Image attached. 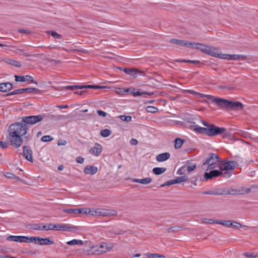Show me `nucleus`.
Instances as JSON below:
<instances>
[{"mask_svg":"<svg viewBox=\"0 0 258 258\" xmlns=\"http://www.w3.org/2000/svg\"><path fill=\"white\" fill-rule=\"evenodd\" d=\"M114 247V245L112 243H102L99 245L92 246L91 248L93 249L92 253L93 254H101L112 250Z\"/></svg>","mask_w":258,"mask_h":258,"instance_id":"nucleus-6","label":"nucleus"},{"mask_svg":"<svg viewBox=\"0 0 258 258\" xmlns=\"http://www.w3.org/2000/svg\"><path fill=\"white\" fill-rule=\"evenodd\" d=\"M67 142L65 140H59L57 142L58 146H65Z\"/></svg>","mask_w":258,"mask_h":258,"instance_id":"nucleus-59","label":"nucleus"},{"mask_svg":"<svg viewBox=\"0 0 258 258\" xmlns=\"http://www.w3.org/2000/svg\"><path fill=\"white\" fill-rule=\"evenodd\" d=\"M243 108V104L238 101L229 102V109L233 110H241Z\"/></svg>","mask_w":258,"mask_h":258,"instance_id":"nucleus-16","label":"nucleus"},{"mask_svg":"<svg viewBox=\"0 0 258 258\" xmlns=\"http://www.w3.org/2000/svg\"><path fill=\"white\" fill-rule=\"evenodd\" d=\"M97 171V167L94 166H86L84 169V172L85 174L94 175Z\"/></svg>","mask_w":258,"mask_h":258,"instance_id":"nucleus-19","label":"nucleus"},{"mask_svg":"<svg viewBox=\"0 0 258 258\" xmlns=\"http://www.w3.org/2000/svg\"><path fill=\"white\" fill-rule=\"evenodd\" d=\"M176 184V182H174V180H170V181H168L165 182L163 184H162L161 185V187H163V186H165L170 185H172V184Z\"/></svg>","mask_w":258,"mask_h":258,"instance_id":"nucleus-55","label":"nucleus"},{"mask_svg":"<svg viewBox=\"0 0 258 258\" xmlns=\"http://www.w3.org/2000/svg\"><path fill=\"white\" fill-rule=\"evenodd\" d=\"M184 143V140L180 138H176L174 141V147L175 149H179Z\"/></svg>","mask_w":258,"mask_h":258,"instance_id":"nucleus-34","label":"nucleus"},{"mask_svg":"<svg viewBox=\"0 0 258 258\" xmlns=\"http://www.w3.org/2000/svg\"><path fill=\"white\" fill-rule=\"evenodd\" d=\"M184 45L183 46H186L188 47L191 48H196L199 49L201 50V48L202 47V43H196V42H190L189 41L184 40Z\"/></svg>","mask_w":258,"mask_h":258,"instance_id":"nucleus-23","label":"nucleus"},{"mask_svg":"<svg viewBox=\"0 0 258 258\" xmlns=\"http://www.w3.org/2000/svg\"><path fill=\"white\" fill-rule=\"evenodd\" d=\"M97 112L99 115L103 117H105L107 115V113L102 110H97Z\"/></svg>","mask_w":258,"mask_h":258,"instance_id":"nucleus-60","label":"nucleus"},{"mask_svg":"<svg viewBox=\"0 0 258 258\" xmlns=\"http://www.w3.org/2000/svg\"><path fill=\"white\" fill-rule=\"evenodd\" d=\"M138 74H139L141 75H145V73L144 72L134 69V71H133V73H132V74H131V76H133L134 78H137L138 76Z\"/></svg>","mask_w":258,"mask_h":258,"instance_id":"nucleus-45","label":"nucleus"},{"mask_svg":"<svg viewBox=\"0 0 258 258\" xmlns=\"http://www.w3.org/2000/svg\"><path fill=\"white\" fill-rule=\"evenodd\" d=\"M170 157V154L168 152H166L157 155L156 159L158 162H163L169 159Z\"/></svg>","mask_w":258,"mask_h":258,"instance_id":"nucleus-20","label":"nucleus"},{"mask_svg":"<svg viewBox=\"0 0 258 258\" xmlns=\"http://www.w3.org/2000/svg\"><path fill=\"white\" fill-rule=\"evenodd\" d=\"M196 96L198 98H208L209 99H213V97L211 96V95L203 94H201V93H198V92Z\"/></svg>","mask_w":258,"mask_h":258,"instance_id":"nucleus-47","label":"nucleus"},{"mask_svg":"<svg viewBox=\"0 0 258 258\" xmlns=\"http://www.w3.org/2000/svg\"><path fill=\"white\" fill-rule=\"evenodd\" d=\"M15 81L17 82L30 81L31 82L37 84V82L33 80L32 77L29 75H27L25 76L15 75Z\"/></svg>","mask_w":258,"mask_h":258,"instance_id":"nucleus-18","label":"nucleus"},{"mask_svg":"<svg viewBox=\"0 0 258 258\" xmlns=\"http://www.w3.org/2000/svg\"><path fill=\"white\" fill-rule=\"evenodd\" d=\"M79 211L78 214H89L90 215L93 216V210H90V209L88 208H83V209H78Z\"/></svg>","mask_w":258,"mask_h":258,"instance_id":"nucleus-29","label":"nucleus"},{"mask_svg":"<svg viewBox=\"0 0 258 258\" xmlns=\"http://www.w3.org/2000/svg\"><path fill=\"white\" fill-rule=\"evenodd\" d=\"M243 255L245 256L246 257L249 258V257H256L258 254H254L253 253H248L247 252H245L243 253Z\"/></svg>","mask_w":258,"mask_h":258,"instance_id":"nucleus-58","label":"nucleus"},{"mask_svg":"<svg viewBox=\"0 0 258 258\" xmlns=\"http://www.w3.org/2000/svg\"><path fill=\"white\" fill-rule=\"evenodd\" d=\"M146 110L148 112L155 113L158 111V109L155 107L149 106L147 107Z\"/></svg>","mask_w":258,"mask_h":258,"instance_id":"nucleus-51","label":"nucleus"},{"mask_svg":"<svg viewBox=\"0 0 258 258\" xmlns=\"http://www.w3.org/2000/svg\"><path fill=\"white\" fill-rule=\"evenodd\" d=\"M18 31L20 33H24V34H32V32L28 29H20L18 30Z\"/></svg>","mask_w":258,"mask_h":258,"instance_id":"nucleus-52","label":"nucleus"},{"mask_svg":"<svg viewBox=\"0 0 258 258\" xmlns=\"http://www.w3.org/2000/svg\"><path fill=\"white\" fill-rule=\"evenodd\" d=\"M0 147L3 149H6L8 147V145L6 142L0 141Z\"/></svg>","mask_w":258,"mask_h":258,"instance_id":"nucleus-61","label":"nucleus"},{"mask_svg":"<svg viewBox=\"0 0 258 258\" xmlns=\"http://www.w3.org/2000/svg\"><path fill=\"white\" fill-rule=\"evenodd\" d=\"M202 194L203 195H223L225 193L223 191H219V190H209L206 191H203Z\"/></svg>","mask_w":258,"mask_h":258,"instance_id":"nucleus-27","label":"nucleus"},{"mask_svg":"<svg viewBox=\"0 0 258 258\" xmlns=\"http://www.w3.org/2000/svg\"><path fill=\"white\" fill-rule=\"evenodd\" d=\"M187 171L186 168V165L180 167L177 171V174L178 175H183L184 174L185 172Z\"/></svg>","mask_w":258,"mask_h":258,"instance_id":"nucleus-50","label":"nucleus"},{"mask_svg":"<svg viewBox=\"0 0 258 258\" xmlns=\"http://www.w3.org/2000/svg\"><path fill=\"white\" fill-rule=\"evenodd\" d=\"M221 162V161L220 160L217 154L210 153L206 161L203 163V165H208V168L206 169V171H208L209 170L213 169L217 167H220Z\"/></svg>","mask_w":258,"mask_h":258,"instance_id":"nucleus-4","label":"nucleus"},{"mask_svg":"<svg viewBox=\"0 0 258 258\" xmlns=\"http://www.w3.org/2000/svg\"><path fill=\"white\" fill-rule=\"evenodd\" d=\"M188 177L186 175H183L182 176H178L174 179V182L176 183H180L181 182H185L187 180Z\"/></svg>","mask_w":258,"mask_h":258,"instance_id":"nucleus-35","label":"nucleus"},{"mask_svg":"<svg viewBox=\"0 0 258 258\" xmlns=\"http://www.w3.org/2000/svg\"><path fill=\"white\" fill-rule=\"evenodd\" d=\"M169 42L170 43H172L173 44H177V45H180V46H183L185 44L184 40H180L176 39H171L169 40Z\"/></svg>","mask_w":258,"mask_h":258,"instance_id":"nucleus-39","label":"nucleus"},{"mask_svg":"<svg viewBox=\"0 0 258 258\" xmlns=\"http://www.w3.org/2000/svg\"><path fill=\"white\" fill-rule=\"evenodd\" d=\"M43 119V117L41 115H31L23 117L22 118V121L24 123H26V124H28L33 125L42 121Z\"/></svg>","mask_w":258,"mask_h":258,"instance_id":"nucleus-9","label":"nucleus"},{"mask_svg":"<svg viewBox=\"0 0 258 258\" xmlns=\"http://www.w3.org/2000/svg\"><path fill=\"white\" fill-rule=\"evenodd\" d=\"M5 176L6 177L10 179L14 178V177H15V175L12 173H7L6 174H5Z\"/></svg>","mask_w":258,"mask_h":258,"instance_id":"nucleus-63","label":"nucleus"},{"mask_svg":"<svg viewBox=\"0 0 258 258\" xmlns=\"http://www.w3.org/2000/svg\"><path fill=\"white\" fill-rule=\"evenodd\" d=\"M201 50L203 52L212 56L221 59H224L225 54L222 53L221 49L218 47L206 45L202 44Z\"/></svg>","mask_w":258,"mask_h":258,"instance_id":"nucleus-3","label":"nucleus"},{"mask_svg":"<svg viewBox=\"0 0 258 258\" xmlns=\"http://www.w3.org/2000/svg\"><path fill=\"white\" fill-rule=\"evenodd\" d=\"M67 244L70 245H82L83 244V242L81 240L73 239L72 240L68 241Z\"/></svg>","mask_w":258,"mask_h":258,"instance_id":"nucleus-37","label":"nucleus"},{"mask_svg":"<svg viewBox=\"0 0 258 258\" xmlns=\"http://www.w3.org/2000/svg\"><path fill=\"white\" fill-rule=\"evenodd\" d=\"M186 170L188 172L193 171L197 168V165L195 164H192L187 161L186 165Z\"/></svg>","mask_w":258,"mask_h":258,"instance_id":"nucleus-28","label":"nucleus"},{"mask_svg":"<svg viewBox=\"0 0 258 258\" xmlns=\"http://www.w3.org/2000/svg\"><path fill=\"white\" fill-rule=\"evenodd\" d=\"M166 170V168L155 167L153 169L152 171L155 175H160L165 172Z\"/></svg>","mask_w":258,"mask_h":258,"instance_id":"nucleus-26","label":"nucleus"},{"mask_svg":"<svg viewBox=\"0 0 258 258\" xmlns=\"http://www.w3.org/2000/svg\"><path fill=\"white\" fill-rule=\"evenodd\" d=\"M219 89H222L224 91H232L235 89V87L231 85H224V86H219L218 87Z\"/></svg>","mask_w":258,"mask_h":258,"instance_id":"nucleus-40","label":"nucleus"},{"mask_svg":"<svg viewBox=\"0 0 258 258\" xmlns=\"http://www.w3.org/2000/svg\"><path fill=\"white\" fill-rule=\"evenodd\" d=\"M53 228L54 230L57 231H62V224H54Z\"/></svg>","mask_w":258,"mask_h":258,"instance_id":"nucleus-57","label":"nucleus"},{"mask_svg":"<svg viewBox=\"0 0 258 258\" xmlns=\"http://www.w3.org/2000/svg\"><path fill=\"white\" fill-rule=\"evenodd\" d=\"M24 93V91L23 89H20L16 90H15L13 92H12L10 93L7 94L6 96H11L13 95H16V94H20Z\"/></svg>","mask_w":258,"mask_h":258,"instance_id":"nucleus-46","label":"nucleus"},{"mask_svg":"<svg viewBox=\"0 0 258 258\" xmlns=\"http://www.w3.org/2000/svg\"><path fill=\"white\" fill-rule=\"evenodd\" d=\"M53 138L51 136L47 135V136H43L41 138V141L43 142H46L51 141L53 140Z\"/></svg>","mask_w":258,"mask_h":258,"instance_id":"nucleus-49","label":"nucleus"},{"mask_svg":"<svg viewBox=\"0 0 258 258\" xmlns=\"http://www.w3.org/2000/svg\"><path fill=\"white\" fill-rule=\"evenodd\" d=\"M246 58V55L242 54H225L224 59L234 60H244Z\"/></svg>","mask_w":258,"mask_h":258,"instance_id":"nucleus-14","label":"nucleus"},{"mask_svg":"<svg viewBox=\"0 0 258 258\" xmlns=\"http://www.w3.org/2000/svg\"><path fill=\"white\" fill-rule=\"evenodd\" d=\"M41 224H36L32 226L31 228L33 230H41Z\"/></svg>","mask_w":258,"mask_h":258,"instance_id":"nucleus-53","label":"nucleus"},{"mask_svg":"<svg viewBox=\"0 0 258 258\" xmlns=\"http://www.w3.org/2000/svg\"><path fill=\"white\" fill-rule=\"evenodd\" d=\"M117 214V211L113 210L103 209L101 208L93 210V216L96 215L99 216L112 217Z\"/></svg>","mask_w":258,"mask_h":258,"instance_id":"nucleus-7","label":"nucleus"},{"mask_svg":"<svg viewBox=\"0 0 258 258\" xmlns=\"http://www.w3.org/2000/svg\"><path fill=\"white\" fill-rule=\"evenodd\" d=\"M111 132L109 129H104L100 131V135L103 137H108L111 135Z\"/></svg>","mask_w":258,"mask_h":258,"instance_id":"nucleus-38","label":"nucleus"},{"mask_svg":"<svg viewBox=\"0 0 258 258\" xmlns=\"http://www.w3.org/2000/svg\"><path fill=\"white\" fill-rule=\"evenodd\" d=\"M78 228L75 226H71L68 224H62V231H74L78 230Z\"/></svg>","mask_w":258,"mask_h":258,"instance_id":"nucleus-24","label":"nucleus"},{"mask_svg":"<svg viewBox=\"0 0 258 258\" xmlns=\"http://www.w3.org/2000/svg\"><path fill=\"white\" fill-rule=\"evenodd\" d=\"M222 174V171L217 170H212L209 172L206 171L204 174V178H205V180L207 181L209 180H211L214 178L217 177Z\"/></svg>","mask_w":258,"mask_h":258,"instance_id":"nucleus-12","label":"nucleus"},{"mask_svg":"<svg viewBox=\"0 0 258 258\" xmlns=\"http://www.w3.org/2000/svg\"><path fill=\"white\" fill-rule=\"evenodd\" d=\"M190 128L201 133L208 135V136H214L217 135L222 134L223 138L229 136V133L224 127H219L215 125H211L209 128H204L198 125H190Z\"/></svg>","mask_w":258,"mask_h":258,"instance_id":"nucleus-2","label":"nucleus"},{"mask_svg":"<svg viewBox=\"0 0 258 258\" xmlns=\"http://www.w3.org/2000/svg\"><path fill=\"white\" fill-rule=\"evenodd\" d=\"M63 212L71 215H76L78 214L79 210L78 209H63Z\"/></svg>","mask_w":258,"mask_h":258,"instance_id":"nucleus-31","label":"nucleus"},{"mask_svg":"<svg viewBox=\"0 0 258 258\" xmlns=\"http://www.w3.org/2000/svg\"><path fill=\"white\" fill-rule=\"evenodd\" d=\"M80 85H76V86H69L66 87L67 90H74L75 89H79V88H77V87H80Z\"/></svg>","mask_w":258,"mask_h":258,"instance_id":"nucleus-62","label":"nucleus"},{"mask_svg":"<svg viewBox=\"0 0 258 258\" xmlns=\"http://www.w3.org/2000/svg\"><path fill=\"white\" fill-rule=\"evenodd\" d=\"M133 91L132 92V93L135 97L137 96H141L143 94H146V95H148L149 96H151V95H152L154 94L153 92H143V91H141V90H139V91L135 92V89L134 88H133Z\"/></svg>","mask_w":258,"mask_h":258,"instance_id":"nucleus-25","label":"nucleus"},{"mask_svg":"<svg viewBox=\"0 0 258 258\" xmlns=\"http://www.w3.org/2000/svg\"><path fill=\"white\" fill-rule=\"evenodd\" d=\"M76 161L79 163L82 164L84 162V159L81 157H78L76 158Z\"/></svg>","mask_w":258,"mask_h":258,"instance_id":"nucleus-64","label":"nucleus"},{"mask_svg":"<svg viewBox=\"0 0 258 258\" xmlns=\"http://www.w3.org/2000/svg\"><path fill=\"white\" fill-rule=\"evenodd\" d=\"M149 258H166L164 255L156 253H148Z\"/></svg>","mask_w":258,"mask_h":258,"instance_id":"nucleus-44","label":"nucleus"},{"mask_svg":"<svg viewBox=\"0 0 258 258\" xmlns=\"http://www.w3.org/2000/svg\"><path fill=\"white\" fill-rule=\"evenodd\" d=\"M131 180L133 182L139 183L142 184H148L152 181V178L150 177L143 179L132 178Z\"/></svg>","mask_w":258,"mask_h":258,"instance_id":"nucleus-21","label":"nucleus"},{"mask_svg":"<svg viewBox=\"0 0 258 258\" xmlns=\"http://www.w3.org/2000/svg\"><path fill=\"white\" fill-rule=\"evenodd\" d=\"M13 88L12 84L10 83H0V91L8 92Z\"/></svg>","mask_w":258,"mask_h":258,"instance_id":"nucleus-22","label":"nucleus"},{"mask_svg":"<svg viewBox=\"0 0 258 258\" xmlns=\"http://www.w3.org/2000/svg\"><path fill=\"white\" fill-rule=\"evenodd\" d=\"M182 230V227L179 226H173L167 229L168 233H175Z\"/></svg>","mask_w":258,"mask_h":258,"instance_id":"nucleus-30","label":"nucleus"},{"mask_svg":"<svg viewBox=\"0 0 258 258\" xmlns=\"http://www.w3.org/2000/svg\"><path fill=\"white\" fill-rule=\"evenodd\" d=\"M225 194L224 195H239L238 188H231L228 190L227 192H225L223 191Z\"/></svg>","mask_w":258,"mask_h":258,"instance_id":"nucleus-42","label":"nucleus"},{"mask_svg":"<svg viewBox=\"0 0 258 258\" xmlns=\"http://www.w3.org/2000/svg\"><path fill=\"white\" fill-rule=\"evenodd\" d=\"M7 240L18 242L31 243V237L25 236H10L7 238Z\"/></svg>","mask_w":258,"mask_h":258,"instance_id":"nucleus-11","label":"nucleus"},{"mask_svg":"<svg viewBox=\"0 0 258 258\" xmlns=\"http://www.w3.org/2000/svg\"><path fill=\"white\" fill-rule=\"evenodd\" d=\"M218 224H220L226 227H232L239 229L242 227H247L246 225H242L240 223L232 220H218Z\"/></svg>","mask_w":258,"mask_h":258,"instance_id":"nucleus-8","label":"nucleus"},{"mask_svg":"<svg viewBox=\"0 0 258 258\" xmlns=\"http://www.w3.org/2000/svg\"><path fill=\"white\" fill-rule=\"evenodd\" d=\"M123 71L126 73V74L130 75L132 74V73L134 71V69L133 68H123Z\"/></svg>","mask_w":258,"mask_h":258,"instance_id":"nucleus-54","label":"nucleus"},{"mask_svg":"<svg viewBox=\"0 0 258 258\" xmlns=\"http://www.w3.org/2000/svg\"><path fill=\"white\" fill-rule=\"evenodd\" d=\"M28 130L27 125L24 123L23 121L11 124L8 130L9 134L8 139L11 145L16 148L20 147L23 142L22 137L26 135Z\"/></svg>","mask_w":258,"mask_h":258,"instance_id":"nucleus-1","label":"nucleus"},{"mask_svg":"<svg viewBox=\"0 0 258 258\" xmlns=\"http://www.w3.org/2000/svg\"><path fill=\"white\" fill-rule=\"evenodd\" d=\"M213 101L221 108L227 110L229 109L230 101L220 98H214Z\"/></svg>","mask_w":258,"mask_h":258,"instance_id":"nucleus-13","label":"nucleus"},{"mask_svg":"<svg viewBox=\"0 0 258 258\" xmlns=\"http://www.w3.org/2000/svg\"><path fill=\"white\" fill-rule=\"evenodd\" d=\"M94 85H80V87H77V88H79V89H93Z\"/></svg>","mask_w":258,"mask_h":258,"instance_id":"nucleus-56","label":"nucleus"},{"mask_svg":"<svg viewBox=\"0 0 258 258\" xmlns=\"http://www.w3.org/2000/svg\"><path fill=\"white\" fill-rule=\"evenodd\" d=\"M24 93H38L40 92V90L37 88H23Z\"/></svg>","mask_w":258,"mask_h":258,"instance_id":"nucleus-32","label":"nucleus"},{"mask_svg":"<svg viewBox=\"0 0 258 258\" xmlns=\"http://www.w3.org/2000/svg\"><path fill=\"white\" fill-rule=\"evenodd\" d=\"M47 33L50 34L54 38L60 39L62 38V36L61 35L54 31H49L47 32Z\"/></svg>","mask_w":258,"mask_h":258,"instance_id":"nucleus-43","label":"nucleus"},{"mask_svg":"<svg viewBox=\"0 0 258 258\" xmlns=\"http://www.w3.org/2000/svg\"><path fill=\"white\" fill-rule=\"evenodd\" d=\"M202 222L204 224H218V220L213 219L203 218L201 219Z\"/></svg>","mask_w":258,"mask_h":258,"instance_id":"nucleus-33","label":"nucleus"},{"mask_svg":"<svg viewBox=\"0 0 258 258\" xmlns=\"http://www.w3.org/2000/svg\"><path fill=\"white\" fill-rule=\"evenodd\" d=\"M7 62L9 64H10L13 66H15V67H16L18 68L20 67L21 66L20 62H19L18 61L15 60H13V59H9L7 60Z\"/></svg>","mask_w":258,"mask_h":258,"instance_id":"nucleus-41","label":"nucleus"},{"mask_svg":"<svg viewBox=\"0 0 258 258\" xmlns=\"http://www.w3.org/2000/svg\"><path fill=\"white\" fill-rule=\"evenodd\" d=\"M119 118L121 120L126 122H130L132 120V117L131 116L119 115Z\"/></svg>","mask_w":258,"mask_h":258,"instance_id":"nucleus-48","label":"nucleus"},{"mask_svg":"<svg viewBox=\"0 0 258 258\" xmlns=\"http://www.w3.org/2000/svg\"><path fill=\"white\" fill-rule=\"evenodd\" d=\"M31 243L33 242L35 244H38L40 245H51L54 244V241L49 238H43L40 237H31Z\"/></svg>","mask_w":258,"mask_h":258,"instance_id":"nucleus-10","label":"nucleus"},{"mask_svg":"<svg viewBox=\"0 0 258 258\" xmlns=\"http://www.w3.org/2000/svg\"><path fill=\"white\" fill-rule=\"evenodd\" d=\"M32 151L29 147H23V155L26 159L31 162H33V159L32 157Z\"/></svg>","mask_w":258,"mask_h":258,"instance_id":"nucleus-17","label":"nucleus"},{"mask_svg":"<svg viewBox=\"0 0 258 258\" xmlns=\"http://www.w3.org/2000/svg\"><path fill=\"white\" fill-rule=\"evenodd\" d=\"M102 150L103 148L101 145L95 143L94 146L90 149L89 152L94 156H98L102 152Z\"/></svg>","mask_w":258,"mask_h":258,"instance_id":"nucleus-15","label":"nucleus"},{"mask_svg":"<svg viewBox=\"0 0 258 258\" xmlns=\"http://www.w3.org/2000/svg\"><path fill=\"white\" fill-rule=\"evenodd\" d=\"M238 166L237 163L235 161H222L220 163V169L222 171L225 170L224 176L225 177H229L232 172Z\"/></svg>","mask_w":258,"mask_h":258,"instance_id":"nucleus-5","label":"nucleus"},{"mask_svg":"<svg viewBox=\"0 0 258 258\" xmlns=\"http://www.w3.org/2000/svg\"><path fill=\"white\" fill-rule=\"evenodd\" d=\"M239 195L247 194L251 192V189L249 188L245 187H241L238 188Z\"/></svg>","mask_w":258,"mask_h":258,"instance_id":"nucleus-36","label":"nucleus"}]
</instances>
